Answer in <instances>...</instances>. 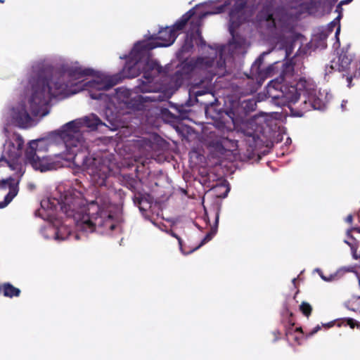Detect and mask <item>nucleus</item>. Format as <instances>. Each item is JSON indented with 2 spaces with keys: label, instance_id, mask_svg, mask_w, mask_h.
Masks as SVG:
<instances>
[{
  "label": "nucleus",
  "instance_id": "7",
  "mask_svg": "<svg viewBox=\"0 0 360 360\" xmlns=\"http://www.w3.org/2000/svg\"><path fill=\"white\" fill-rule=\"evenodd\" d=\"M211 50L212 51L210 54L211 56L200 57L195 60H191L189 62V65L191 66L192 70L198 71L205 70H207V72L211 75L221 74V72H219V71H215L214 68L222 70L225 65V61L221 59V56H220V59L217 62L216 67H214V58L217 57V51L212 49H211Z\"/></svg>",
  "mask_w": 360,
  "mask_h": 360
},
{
  "label": "nucleus",
  "instance_id": "14",
  "mask_svg": "<svg viewBox=\"0 0 360 360\" xmlns=\"http://www.w3.org/2000/svg\"><path fill=\"white\" fill-rule=\"evenodd\" d=\"M281 316V321L285 328V335L288 336L291 333L292 327L295 325V321L293 319V313L290 311L287 306H285Z\"/></svg>",
  "mask_w": 360,
  "mask_h": 360
},
{
  "label": "nucleus",
  "instance_id": "6",
  "mask_svg": "<svg viewBox=\"0 0 360 360\" xmlns=\"http://www.w3.org/2000/svg\"><path fill=\"white\" fill-rule=\"evenodd\" d=\"M260 23L272 30L276 28H285L288 26L290 17L283 8H273L265 6L258 15Z\"/></svg>",
  "mask_w": 360,
  "mask_h": 360
},
{
  "label": "nucleus",
  "instance_id": "34",
  "mask_svg": "<svg viewBox=\"0 0 360 360\" xmlns=\"http://www.w3.org/2000/svg\"><path fill=\"white\" fill-rule=\"evenodd\" d=\"M255 120H251L247 124V125H250L251 127H252L253 125H255Z\"/></svg>",
  "mask_w": 360,
  "mask_h": 360
},
{
  "label": "nucleus",
  "instance_id": "39",
  "mask_svg": "<svg viewBox=\"0 0 360 360\" xmlns=\"http://www.w3.org/2000/svg\"><path fill=\"white\" fill-rule=\"evenodd\" d=\"M339 31H340V27L338 28V30L336 31V34H338Z\"/></svg>",
  "mask_w": 360,
  "mask_h": 360
},
{
  "label": "nucleus",
  "instance_id": "37",
  "mask_svg": "<svg viewBox=\"0 0 360 360\" xmlns=\"http://www.w3.org/2000/svg\"><path fill=\"white\" fill-rule=\"evenodd\" d=\"M200 42H201L202 44H203V43H204V41L202 40V37H201L200 36Z\"/></svg>",
  "mask_w": 360,
  "mask_h": 360
},
{
  "label": "nucleus",
  "instance_id": "10",
  "mask_svg": "<svg viewBox=\"0 0 360 360\" xmlns=\"http://www.w3.org/2000/svg\"><path fill=\"white\" fill-rule=\"evenodd\" d=\"M300 96V93L297 92V89L294 85L282 86L278 94L273 96L276 101L278 105H285L290 103H295Z\"/></svg>",
  "mask_w": 360,
  "mask_h": 360
},
{
  "label": "nucleus",
  "instance_id": "2",
  "mask_svg": "<svg viewBox=\"0 0 360 360\" xmlns=\"http://www.w3.org/2000/svg\"><path fill=\"white\" fill-rule=\"evenodd\" d=\"M123 204H40L35 214L50 222L60 221L63 216L72 218L78 229L111 235L122 232Z\"/></svg>",
  "mask_w": 360,
  "mask_h": 360
},
{
  "label": "nucleus",
  "instance_id": "18",
  "mask_svg": "<svg viewBox=\"0 0 360 360\" xmlns=\"http://www.w3.org/2000/svg\"><path fill=\"white\" fill-rule=\"evenodd\" d=\"M130 96L131 93L129 90L124 87H120L115 90V93L113 94L112 96V100H117L120 103L129 104Z\"/></svg>",
  "mask_w": 360,
  "mask_h": 360
},
{
  "label": "nucleus",
  "instance_id": "3",
  "mask_svg": "<svg viewBox=\"0 0 360 360\" xmlns=\"http://www.w3.org/2000/svg\"><path fill=\"white\" fill-rule=\"evenodd\" d=\"M190 17L185 15L172 27H166L160 31L158 39L161 42L143 41L135 44L131 52V60L128 61L123 68L124 77H135L142 70L144 80H141L136 86L135 90L136 93L152 94L150 96L136 95L133 97L132 100L139 104L160 102L169 98L166 94L158 91V88L152 83L153 78L162 72V68L150 58V51L157 46H167L172 44L176 38V31L184 27Z\"/></svg>",
  "mask_w": 360,
  "mask_h": 360
},
{
  "label": "nucleus",
  "instance_id": "36",
  "mask_svg": "<svg viewBox=\"0 0 360 360\" xmlns=\"http://www.w3.org/2000/svg\"><path fill=\"white\" fill-rule=\"evenodd\" d=\"M228 191H229V189L226 188L225 192H224V193L223 195V197H225L227 195Z\"/></svg>",
  "mask_w": 360,
  "mask_h": 360
},
{
  "label": "nucleus",
  "instance_id": "12",
  "mask_svg": "<svg viewBox=\"0 0 360 360\" xmlns=\"http://www.w3.org/2000/svg\"><path fill=\"white\" fill-rule=\"evenodd\" d=\"M265 55L266 53L261 54L251 67V72L253 75H257V79L259 82H263L269 77H271L275 69L274 65H269L266 68L262 69L261 66L263 63L264 56Z\"/></svg>",
  "mask_w": 360,
  "mask_h": 360
},
{
  "label": "nucleus",
  "instance_id": "41",
  "mask_svg": "<svg viewBox=\"0 0 360 360\" xmlns=\"http://www.w3.org/2000/svg\"><path fill=\"white\" fill-rule=\"evenodd\" d=\"M56 237H57V238H59V234H58V232L56 233Z\"/></svg>",
  "mask_w": 360,
  "mask_h": 360
},
{
  "label": "nucleus",
  "instance_id": "8",
  "mask_svg": "<svg viewBox=\"0 0 360 360\" xmlns=\"http://www.w3.org/2000/svg\"><path fill=\"white\" fill-rule=\"evenodd\" d=\"M195 101L200 105H204L205 112L207 115L213 117L212 110L217 102V98L212 93V87H206V90H197L195 91Z\"/></svg>",
  "mask_w": 360,
  "mask_h": 360
},
{
  "label": "nucleus",
  "instance_id": "13",
  "mask_svg": "<svg viewBox=\"0 0 360 360\" xmlns=\"http://www.w3.org/2000/svg\"><path fill=\"white\" fill-rule=\"evenodd\" d=\"M11 116L16 124L22 127H26L31 120L30 116L24 105L13 108Z\"/></svg>",
  "mask_w": 360,
  "mask_h": 360
},
{
  "label": "nucleus",
  "instance_id": "22",
  "mask_svg": "<svg viewBox=\"0 0 360 360\" xmlns=\"http://www.w3.org/2000/svg\"><path fill=\"white\" fill-rule=\"evenodd\" d=\"M141 142V146L145 148L146 150H153V142L148 139V138H143V139L140 140Z\"/></svg>",
  "mask_w": 360,
  "mask_h": 360
},
{
  "label": "nucleus",
  "instance_id": "26",
  "mask_svg": "<svg viewBox=\"0 0 360 360\" xmlns=\"http://www.w3.org/2000/svg\"><path fill=\"white\" fill-rule=\"evenodd\" d=\"M273 335L274 336V341H276L281 338V332L278 330H276L273 332Z\"/></svg>",
  "mask_w": 360,
  "mask_h": 360
},
{
  "label": "nucleus",
  "instance_id": "29",
  "mask_svg": "<svg viewBox=\"0 0 360 360\" xmlns=\"http://www.w3.org/2000/svg\"><path fill=\"white\" fill-rule=\"evenodd\" d=\"M345 221L349 224H351L353 221V217L352 214H349L346 219H345Z\"/></svg>",
  "mask_w": 360,
  "mask_h": 360
},
{
  "label": "nucleus",
  "instance_id": "43",
  "mask_svg": "<svg viewBox=\"0 0 360 360\" xmlns=\"http://www.w3.org/2000/svg\"><path fill=\"white\" fill-rule=\"evenodd\" d=\"M233 15H232V13H231V19L232 20V19H233Z\"/></svg>",
  "mask_w": 360,
  "mask_h": 360
},
{
  "label": "nucleus",
  "instance_id": "21",
  "mask_svg": "<svg viewBox=\"0 0 360 360\" xmlns=\"http://www.w3.org/2000/svg\"><path fill=\"white\" fill-rule=\"evenodd\" d=\"M299 308L300 311L304 316L308 318L311 314L312 307L310 305L309 303L307 302H302L300 305Z\"/></svg>",
  "mask_w": 360,
  "mask_h": 360
},
{
  "label": "nucleus",
  "instance_id": "40",
  "mask_svg": "<svg viewBox=\"0 0 360 360\" xmlns=\"http://www.w3.org/2000/svg\"><path fill=\"white\" fill-rule=\"evenodd\" d=\"M351 79H352V78H351V77H348V78H347V80H348L349 82H351Z\"/></svg>",
  "mask_w": 360,
  "mask_h": 360
},
{
  "label": "nucleus",
  "instance_id": "5",
  "mask_svg": "<svg viewBox=\"0 0 360 360\" xmlns=\"http://www.w3.org/2000/svg\"><path fill=\"white\" fill-rule=\"evenodd\" d=\"M48 141L44 139L33 140L26 150L27 161L35 169L46 172L56 168L55 163L46 156Z\"/></svg>",
  "mask_w": 360,
  "mask_h": 360
},
{
  "label": "nucleus",
  "instance_id": "35",
  "mask_svg": "<svg viewBox=\"0 0 360 360\" xmlns=\"http://www.w3.org/2000/svg\"><path fill=\"white\" fill-rule=\"evenodd\" d=\"M8 204H0V209L6 207Z\"/></svg>",
  "mask_w": 360,
  "mask_h": 360
},
{
  "label": "nucleus",
  "instance_id": "38",
  "mask_svg": "<svg viewBox=\"0 0 360 360\" xmlns=\"http://www.w3.org/2000/svg\"><path fill=\"white\" fill-rule=\"evenodd\" d=\"M341 106H342V108H344V106H345V101H343V102H342V103Z\"/></svg>",
  "mask_w": 360,
  "mask_h": 360
},
{
  "label": "nucleus",
  "instance_id": "24",
  "mask_svg": "<svg viewBox=\"0 0 360 360\" xmlns=\"http://www.w3.org/2000/svg\"><path fill=\"white\" fill-rule=\"evenodd\" d=\"M15 142H16V144L18 145L17 147H18V150H21L22 149V145H23V139H22V137L20 136H17L16 139H15Z\"/></svg>",
  "mask_w": 360,
  "mask_h": 360
},
{
  "label": "nucleus",
  "instance_id": "4",
  "mask_svg": "<svg viewBox=\"0 0 360 360\" xmlns=\"http://www.w3.org/2000/svg\"><path fill=\"white\" fill-rule=\"evenodd\" d=\"M100 124H103L101 120L91 115L67 123L58 131V134L69 152L77 155V151L86 147L82 128L86 127L95 129Z\"/></svg>",
  "mask_w": 360,
  "mask_h": 360
},
{
  "label": "nucleus",
  "instance_id": "33",
  "mask_svg": "<svg viewBox=\"0 0 360 360\" xmlns=\"http://www.w3.org/2000/svg\"><path fill=\"white\" fill-rule=\"evenodd\" d=\"M136 198L137 202L134 201V202H139V203H141V202H142L143 201V198H139V197H136Z\"/></svg>",
  "mask_w": 360,
  "mask_h": 360
},
{
  "label": "nucleus",
  "instance_id": "44",
  "mask_svg": "<svg viewBox=\"0 0 360 360\" xmlns=\"http://www.w3.org/2000/svg\"><path fill=\"white\" fill-rule=\"evenodd\" d=\"M89 202L94 203V202H95V201L94 200H91Z\"/></svg>",
  "mask_w": 360,
  "mask_h": 360
},
{
  "label": "nucleus",
  "instance_id": "45",
  "mask_svg": "<svg viewBox=\"0 0 360 360\" xmlns=\"http://www.w3.org/2000/svg\"><path fill=\"white\" fill-rule=\"evenodd\" d=\"M352 0H349V1H351Z\"/></svg>",
  "mask_w": 360,
  "mask_h": 360
},
{
  "label": "nucleus",
  "instance_id": "15",
  "mask_svg": "<svg viewBox=\"0 0 360 360\" xmlns=\"http://www.w3.org/2000/svg\"><path fill=\"white\" fill-rule=\"evenodd\" d=\"M294 68L291 64H286L282 74L278 78H276L271 82L270 86H273L277 89L276 85L280 84L285 80L290 79L293 75Z\"/></svg>",
  "mask_w": 360,
  "mask_h": 360
},
{
  "label": "nucleus",
  "instance_id": "20",
  "mask_svg": "<svg viewBox=\"0 0 360 360\" xmlns=\"http://www.w3.org/2000/svg\"><path fill=\"white\" fill-rule=\"evenodd\" d=\"M295 86L297 89V92L300 94L301 92L310 94V91L312 89V84L302 78L300 79Z\"/></svg>",
  "mask_w": 360,
  "mask_h": 360
},
{
  "label": "nucleus",
  "instance_id": "19",
  "mask_svg": "<svg viewBox=\"0 0 360 360\" xmlns=\"http://www.w3.org/2000/svg\"><path fill=\"white\" fill-rule=\"evenodd\" d=\"M240 108L243 110L244 114H248L255 110L257 102L254 99H247L240 103Z\"/></svg>",
  "mask_w": 360,
  "mask_h": 360
},
{
  "label": "nucleus",
  "instance_id": "25",
  "mask_svg": "<svg viewBox=\"0 0 360 360\" xmlns=\"http://www.w3.org/2000/svg\"><path fill=\"white\" fill-rule=\"evenodd\" d=\"M321 329L320 326H316L315 328H313L311 331H310L308 334L306 335V338H309L316 334L319 330Z\"/></svg>",
  "mask_w": 360,
  "mask_h": 360
},
{
  "label": "nucleus",
  "instance_id": "23",
  "mask_svg": "<svg viewBox=\"0 0 360 360\" xmlns=\"http://www.w3.org/2000/svg\"><path fill=\"white\" fill-rule=\"evenodd\" d=\"M192 41L191 40H186L185 44L181 48L182 52L188 51L191 48H192Z\"/></svg>",
  "mask_w": 360,
  "mask_h": 360
},
{
  "label": "nucleus",
  "instance_id": "42",
  "mask_svg": "<svg viewBox=\"0 0 360 360\" xmlns=\"http://www.w3.org/2000/svg\"><path fill=\"white\" fill-rule=\"evenodd\" d=\"M358 75H360V68H359Z\"/></svg>",
  "mask_w": 360,
  "mask_h": 360
},
{
  "label": "nucleus",
  "instance_id": "17",
  "mask_svg": "<svg viewBox=\"0 0 360 360\" xmlns=\"http://www.w3.org/2000/svg\"><path fill=\"white\" fill-rule=\"evenodd\" d=\"M20 290L15 288L10 283H4L0 285V293H2L4 297L12 298L13 297H19L20 295Z\"/></svg>",
  "mask_w": 360,
  "mask_h": 360
},
{
  "label": "nucleus",
  "instance_id": "32",
  "mask_svg": "<svg viewBox=\"0 0 360 360\" xmlns=\"http://www.w3.org/2000/svg\"><path fill=\"white\" fill-rule=\"evenodd\" d=\"M224 6H221L219 7V8H217V9H218V11H217V12H215L214 13H221V12H222V11H223V10H224Z\"/></svg>",
  "mask_w": 360,
  "mask_h": 360
},
{
  "label": "nucleus",
  "instance_id": "16",
  "mask_svg": "<svg viewBox=\"0 0 360 360\" xmlns=\"http://www.w3.org/2000/svg\"><path fill=\"white\" fill-rule=\"evenodd\" d=\"M351 63V59L345 54H340L337 61H333L331 68L338 70V71L346 70Z\"/></svg>",
  "mask_w": 360,
  "mask_h": 360
},
{
  "label": "nucleus",
  "instance_id": "27",
  "mask_svg": "<svg viewBox=\"0 0 360 360\" xmlns=\"http://www.w3.org/2000/svg\"><path fill=\"white\" fill-rule=\"evenodd\" d=\"M245 134L248 136L255 137V130L252 128H251L250 130H247L245 131Z\"/></svg>",
  "mask_w": 360,
  "mask_h": 360
},
{
  "label": "nucleus",
  "instance_id": "9",
  "mask_svg": "<svg viewBox=\"0 0 360 360\" xmlns=\"http://www.w3.org/2000/svg\"><path fill=\"white\" fill-rule=\"evenodd\" d=\"M214 210L215 211V224H216V227L215 228L212 227L210 231L205 235L204 238L201 240L200 243L198 246H196L195 248H193V249H192V250H191L189 251H186V250H184V248H183V240L181 238V237H179L176 233H174L171 229L167 231V233L168 234H169L172 237H174V238L177 239L178 243H179V248H180L181 251L184 254L187 255V254H189V253L193 252V251L198 250L202 245H205L206 243L210 241L213 238V236L216 234V233H217V228L218 222H219L220 207L219 206L214 207Z\"/></svg>",
  "mask_w": 360,
  "mask_h": 360
},
{
  "label": "nucleus",
  "instance_id": "31",
  "mask_svg": "<svg viewBox=\"0 0 360 360\" xmlns=\"http://www.w3.org/2000/svg\"><path fill=\"white\" fill-rule=\"evenodd\" d=\"M295 332H299V333H304L303 332V330H302V327H297L295 329Z\"/></svg>",
  "mask_w": 360,
  "mask_h": 360
},
{
  "label": "nucleus",
  "instance_id": "1",
  "mask_svg": "<svg viewBox=\"0 0 360 360\" xmlns=\"http://www.w3.org/2000/svg\"><path fill=\"white\" fill-rule=\"evenodd\" d=\"M35 75L30 79L32 94L29 99L30 111L34 116L44 117L49 113L48 103L51 96L74 94L81 90H87L93 99H101L106 95L94 93V91L108 90L116 85L122 77L103 75L89 80L84 79L93 70L81 67L64 68L60 75L48 64L40 63L33 67Z\"/></svg>",
  "mask_w": 360,
  "mask_h": 360
},
{
  "label": "nucleus",
  "instance_id": "11",
  "mask_svg": "<svg viewBox=\"0 0 360 360\" xmlns=\"http://www.w3.org/2000/svg\"><path fill=\"white\" fill-rule=\"evenodd\" d=\"M142 216L147 220L154 223L158 218L165 219L162 215V204H138Z\"/></svg>",
  "mask_w": 360,
  "mask_h": 360
},
{
  "label": "nucleus",
  "instance_id": "30",
  "mask_svg": "<svg viewBox=\"0 0 360 360\" xmlns=\"http://www.w3.org/2000/svg\"><path fill=\"white\" fill-rule=\"evenodd\" d=\"M202 205L204 211H205V217L208 219V214H207V209H206V207L205 206V204L202 203Z\"/></svg>",
  "mask_w": 360,
  "mask_h": 360
},
{
  "label": "nucleus",
  "instance_id": "28",
  "mask_svg": "<svg viewBox=\"0 0 360 360\" xmlns=\"http://www.w3.org/2000/svg\"><path fill=\"white\" fill-rule=\"evenodd\" d=\"M347 323H348V325H349V326H350V327H351L352 328H354V326H355V324H356V321H355L354 319H349L347 320Z\"/></svg>",
  "mask_w": 360,
  "mask_h": 360
}]
</instances>
